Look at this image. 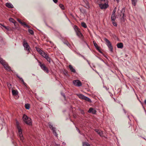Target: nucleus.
Wrapping results in <instances>:
<instances>
[{"mask_svg":"<svg viewBox=\"0 0 146 146\" xmlns=\"http://www.w3.org/2000/svg\"><path fill=\"white\" fill-rule=\"evenodd\" d=\"M0 63L7 71L11 70V67L9 66L8 64L2 58L0 57Z\"/></svg>","mask_w":146,"mask_h":146,"instance_id":"nucleus-1","label":"nucleus"},{"mask_svg":"<svg viewBox=\"0 0 146 146\" xmlns=\"http://www.w3.org/2000/svg\"><path fill=\"white\" fill-rule=\"evenodd\" d=\"M23 119L24 121L27 124L29 125H31L32 124L31 118L28 117L27 115L24 114L23 116Z\"/></svg>","mask_w":146,"mask_h":146,"instance_id":"nucleus-2","label":"nucleus"},{"mask_svg":"<svg viewBox=\"0 0 146 146\" xmlns=\"http://www.w3.org/2000/svg\"><path fill=\"white\" fill-rule=\"evenodd\" d=\"M17 127L18 129L19 136L20 138V139L23 142V141L24 139V137L22 134V130L21 129L19 125L18 122H17Z\"/></svg>","mask_w":146,"mask_h":146,"instance_id":"nucleus-3","label":"nucleus"},{"mask_svg":"<svg viewBox=\"0 0 146 146\" xmlns=\"http://www.w3.org/2000/svg\"><path fill=\"white\" fill-rule=\"evenodd\" d=\"M104 40L106 42V44L110 50L111 52H112L113 51V48L111 42L106 38H105Z\"/></svg>","mask_w":146,"mask_h":146,"instance_id":"nucleus-4","label":"nucleus"},{"mask_svg":"<svg viewBox=\"0 0 146 146\" xmlns=\"http://www.w3.org/2000/svg\"><path fill=\"white\" fill-rule=\"evenodd\" d=\"M23 45L24 48L25 50L27 51L30 52V48L27 41L24 40L23 42Z\"/></svg>","mask_w":146,"mask_h":146,"instance_id":"nucleus-5","label":"nucleus"},{"mask_svg":"<svg viewBox=\"0 0 146 146\" xmlns=\"http://www.w3.org/2000/svg\"><path fill=\"white\" fill-rule=\"evenodd\" d=\"M125 9V8H122L120 12V15L121 17V21L122 22H124L125 21V16L124 15Z\"/></svg>","mask_w":146,"mask_h":146,"instance_id":"nucleus-6","label":"nucleus"},{"mask_svg":"<svg viewBox=\"0 0 146 146\" xmlns=\"http://www.w3.org/2000/svg\"><path fill=\"white\" fill-rule=\"evenodd\" d=\"M48 125L49 128L52 130L53 134L56 137H57L58 135L57 134L56 132V128L53 127L52 125L50 122H49L48 123Z\"/></svg>","mask_w":146,"mask_h":146,"instance_id":"nucleus-7","label":"nucleus"},{"mask_svg":"<svg viewBox=\"0 0 146 146\" xmlns=\"http://www.w3.org/2000/svg\"><path fill=\"white\" fill-rule=\"evenodd\" d=\"M39 63V65L40 66L41 69L44 71V72L48 73L49 72V70L45 66L44 64H42L40 62L38 61Z\"/></svg>","mask_w":146,"mask_h":146,"instance_id":"nucleus-8","label":"nucleus"},{"mask_svg":"<svg viewBox=\"0 0 146 146\" xmlns=\"http://www.w3.org/2000/svg\"><path fill=\"white\" fill-rule=\"evenodd\" d=\"M74 85L75 86L80 87L82 86V84L81 82L79 80H76L73 81Z\"/></svg>","mask_w":146,"mask_h":146,"instance_id":"nucleus-9","label":"nucleus"},{"mask_svg":"<svg viewBox=\"0 0 146 146\" xmlns=\"http://www.w3.org/2000/svg\"><path fill=\"white\" fill-rule=\"evenodd\" d=\"M84 6L86 8L89 9L90 8L89 4L87 0H83Z\"/></svg>","mask_w":146,"mask_h":146,"instance_id":"nucleus-10","label":"nucleus"},{"mask_svg":"<svg viewBox=\"0 0 146 146\" xmlns=\"http://www.w3.org/2000/svg\"><path fill=\"white\" fill-rule=\"evenodd\" d=\"M99 6L101 9H103L107 8L108 6V4L104 3L103 4H100Z\"/></svg>","mask_w":146,"mask_h":146,"instance_id":"nucleus-11","label":"nucleus"},{"mask_svg":"<svg viewBox=\"0 0 146 146\" xmlns=\"http://www.w3.org/2000/svg\"><path fill=\"white\" fill-rule=\"evenodd\" d=\"M96 111L92 108H90L89 110L88 111V113H92L93 114H96Z\"/></svg>","mask_w":146,"mask_h":146,"instance_id":"nucleus-12","label":"nucleus"},{"mask_svg":"<svg viewBox=\"0 0 146 146\" xmlns=\"http://www.w3.org/2000/svg\"><path fill=\"white\" fill-rule=\"evenodd\" d=\"M2 26L1 27L2 28V27H4L6 29L7 31H10L11 30V29L9 27H6L4 25V24H0V27Z\"/></svg>","mask_w":146,"mask_h":146,"instance_id":"nucleus-13","label":"nucleus"},{"mask_svg":"<svg viewBox=\"0 0 146 146\" xmlns=\"http://www.w3.org/2000/svg\"><path fill=\"white\" fill-rule=\"evenodd\" d=\"M76 95L80 98L82 100H84V99L85 98L86 96L81 94H77Z\"/></svg>","mask_w":146,"mask_h":146,"instance_id":"nucleus-14","label":"nucleus"},{"mask_svg":"<svg viewBox=\"0 0 146 146\" xmlns=\"http://www.w3.org/2000/svg\"><path fill=\"white\" fill-rule=\"evenodd\" d=\"M117 46L118 48H122L123 47V44L121 42L118 43L117 44Z\"/></svg>","mask_w":146,"mask_h":146,"instance_id":"nucleus-15","label":"nucleus"},{"mask_svg":"<svg viewBox=\"0 0 146 146\" xmlns=\"http://www.w3.org/2000/svg\"><path fill=\"white\" fill-rule=\"evenodd\" d=\"M6 5L7 7L10 8H13V7L12 4L9 3H7Z\"/></svg>","mask_w":146,"mask_h":146,"instance_id":"nucleus-16","label":"nucleus"},{"mask_svg":"<svg viewBox=\"0 0 146 146\" xmlns=\"http://www.w3.org/2000/svg\"><path fill=\"white\" fill-rule=\"evenodd\" d=\"M69 67L70 70L72 72L74 73L76 72V70L75 69L73 68V67L71 65H69Z\"/></svg>","mask_w":146,"mask_h":146,"instance_id":"nucleus-17","label":"nucleus"},{"mask_svg":"<svg viewBox=\"0 0 146 146\" xmlns=\"http://www.w3.org/2000/svg\"><path fill=\"white\" fill-rule=\"evenodd\" d=\"M95 131L100 136H102V133L100 130L98 129H95Z\"/></svg>","mask_w":146,"mask_h":146,"instance_id":"nucleus-18","label":"nucleus"},{"mask_svg":"<svg viewBox=\"0 0 146 146\" xmlns=\"http://www.w3.org/2000/svg\"><path fill=\"white\" fill-rule=\"evenodd\" d=\"M12 94L13 96H16L17 95L18 93V92L17 90H12Z\"/></svg>","mask_w":146,"mask_h":146,"instance_id":"nucleus-19","label":"nucleus"},{"mask_svg":"<svg viewBox=\"0 0 146 146\" xmlns=\"http://www.w3.org/2000/svg\"><path fill=\"white\" fill-rule=\"evenodd\" d=\"M76 33L77 36L79 37H81L82 36V35L79 30L77 31V32H76Z\"/></svg>","mask_w":146,"mask_h":146,"instance_id":"nucleus-20","label":"nucleus"},{"mask_svg":"<svg viewBox=\"0 0 146 146\" xmlns=\"http://www.w3.org/2000/svg\"><path fill=\"white\" fill-rule=\"evenodd\" d=\"M132 2V3L133 5L135 6L136 5V4L137 3V0H131Z\"/></svg>","mask_w":146,"mask_h":146,"instance_id":"nucleus-21","label":"nucleus"},{"mask_svg":"<svg viewBox=\"0 0 146 146\" xmlns=\"http://www.w3.org/2000/svg\"><path fill=\"white\" fill-rule=\"evenodd\" d=\"M40 54L44 58L46 56L48 55L45 53L43 51L41 52H40Z\"/></svg>","mask_w":146,"mask_h":146,"instance_id":"nucleus-22","label":"nucleus"},{"mask_svg":"<svg viewBox=\"0 0 146 146\" xmlns=\"http://www.w3.org/2000/svg\"><path fill=\"white\" fill-rule=\"evenodd\" d=\"M44 58H45V59L47 60V61L49 62L50 63V60L51 59L49 57L48 55H47Z\"/></svg>","mask_w":146,"mask_h":146,"instance_id":"nucleus-23","label":"nucleus"},{"mask_svg":"<svg viewBox=\"0 0 146 146\" xmlns=\"http://www.w3.org/2000/svg\"><path fill=\"white\" fill-rule=\"evenodd\" d=\"M115 15H112L111 18V19L112 21H114L115 19Z\"/></svg>","mask_w":146,"mask_h":146,"instance_id":"nucleus-24","label":"nucleus"},{"mask_svg":"<svg viewBox=\"0 0 146 146\" xmlns=\"http://www.w3.org/2000/svg\"><path fill=\"white\" fill-rule=\"evenodd\" d=\"M9 20L11 22L14 23L15 25V23H17L13 19L11 18H9Z\"/></svg>","mask_w":146,"mask_h":146,"instance_id":"nucleus-25","label":"nucleus"},{"mask_svg":"<svg viewBox=\"0 0 146 146\" xmlns=\"http://www.w3.org/2000/svg\"><path fill=\"white\" fill-rule=\"evenodd\" d=\"M80 10L81 12L83 14H86V11L85 9H84L83 8H81L80 9Z\"/></svg>","mask_w":146,"mask_h":146,"instance_id":"nucleus-26","label":"nucleus"},{"mask_svg":"<svg viewBox=\"0 0 146 146\" xmlns=\"http://www.w3.org/2000/svg\"><path fill=\"white\" fill-rule=\"evenodd\" d=\"M84 100L90 102H92L90 98L86 96H85V98L84 99Z\"/></svg>","mask_w":146,"mask_h":146,"instance_id":"nucleus-27","label":"nucleus"},{"mask_svg":"<svg viewBox=\"0 0 146 146\" xmlns=\"http://www.w3.org/2000/svg\"><path fill=\"white\" fill-rule=\"evenodd\" d=\"M36 50L40 54V52H41L43 50H41L40 48H38V47H36Z\"/></svg>","mask_w":146,"mask_h":146,"instance_id":"nucleus-28","label":"nucleus"},{"mask_svg":"<svg viewBox=\"0 0 146 146\" xmlns=\"http://www.w3.org/2000/svg\"><path fill=\"white\" fill-rule=\"evenodd\" d=\"M63 43L64 44H66L69 47L70 46V45L69 44L68 42L67 41H66L65 42H64Z\"/></svg>","mask_w":146,"mask_h":146,"instance_id":"nucleus-29","label":"nucleus"},{"mask_svg":"<svg viewBox=\"0 0 146 146\" xmlns=\"http://www.w3.org/2000/svg\"><path fill=\"white\" fill-rule=\"evenodd\" d=\"M83 146H90L89 144L86 142L83 143Z\"/></svg>","mask_w":146,"mask_h":146,"instance_id":"nucleus-30","label":"nucleus"},{"mask_svg":"<svg viewBox=\"0 0 146 146\" xmlns=\"http://www.w3.org/2000/svg\"><path fill=\"white\" fill-rule=\"evenodd\" d=\"M74 29L75 31L76 32H77V31H78L79 30L78 29V27L76 26L75 25L74 26Z\"/></svg>","mask_w":146,"mask_h":146,"instance_id":"nucleus-31","label":"nucleus"},{"mask_svg":"<svg viewBox=\"0 0 146 146\" xmlns=\"http://www.w3.org/2000/svg\"><path fill=\"white\" fill-rule=\"evenodd\" d=\"M81 25L83 27L85 28H86L87 27L86 23L84 22H82L81 23Z\"/></svg>","mask_w":146,"mask_h":146,"instance_id":"nucleus-32","label":"nucleus"},{"mask_svg":"<svg viewBox=\"0 0 146 146\" xmlns=\"http://www.w3.org/2000/svg\"><path fill=\"white\" fill-rule=\"evenodd\" d=\"M25 108L29 110L30 108V106L28 104H25Z\"/></svg>","mask_w":146,"mask_h":146,"instance_id":"nucleus-33","label":"nucleus"},{"mask_svg":"<svg viewBox=\"0 0 146 146\" xmlns=\"http://www.w3.org/2000/svg\"><path fill=\"white\" fill-rule=\"evenodd\" d=\"M28 32L31 35H33L34 34V32L33 30L31 29H29Z\"/></svg>","mask_w":146,"mask_h":146,"instance_id":"nucleus-34","label":"nucleus"},{"mask_svg":"<svg viewBox=\"0 0 146 146\" xmlns=\"http://www.w3.org/2000/svg\"><path fill=\"white\" fill-rule=\"evenodd\" d=\"M116 7H115L114 9L112 12V15H115V13L116 12Z\"/></svg>","mask_w":146,"mask_h":146,"instance_id":"nucleus-35","label":"nucleus"},{"mask_svg":"<svg viewBox=\"0 0 146 146\" xmlns=\"http://www.w3.org/2000/svg\"><path fill=\"white\" fill-rule=\"evenodd\" d=\"M17 77L20 79V80L21 81V82H22L24 81L23 80L22 78H21L18 75H17Z\"/></svg>","mask_w":146,"mask_h":146,"instance_id":"nucleus-36","label":"nucleus"},{"mask_svg":"<svg viewBox=\"0 0 146 146\" xmlns=\"http://www.w3.org/2000/svg\"><path fill=\"white\" fill-rule=\"evenodd\" d=\"M93 43L94 44V46H95V47H96L98 46L96 42L94 41H93Z\"/></svg>","mask_w":146,"mask_h":146,"instance_id":"nucleus-37","label":"nucleus"},{"mask_svg":"<svg viewBox=\"0 0 146 146\" xmlns=\"http://www.w3.org/2000/svg\"><path fill=\"white\" fill-rule=\"evenodd\" d=\"M61 95L64 97V100H66V96H65V94L62 92H61Z\"/></svg>","mask_w":146,"mask_h":146,"instance_id":"nucleus-38","label":"nucleus"},{"mask_svg":"<svg viewBox=\"0 0 146 146\" xmlns=\"http://www.w3.org/2000/svg\"><path fill=\"white\" fill-rule=\"evenodd\" d=\"M96 49L98 51L100 52V53H102V52L100 51V48L98 46L96 47Z\"/></svg>","mask_w":146,"mask_h":146,"instance_id":"nucleus-39","label":"nucleus"},{"mask_svg":"<svg viewBox=\"0 0 146 146\" xmlns=\"http://www.w3.org/2000/svg\"><path fill=\"white\" fill-rule=\"evenodd\" d=\"M60 7L62 9H64V7L63 5L62 4H60L59 5Z\"/></svg>","mask_w":146,"mask_h":146,"instance_id":"nucleus-40","label":"nucleus"},{"mask_svg":"<svg viewBox=\"0 0 146 146\" xmlns=\"http://www.w3.org/2000/svg\"><path fill=\"white\" fill-rule=\"evenodd\" d=\"M7 86L9 88H10L11 87V85L9 83H7Z\"/></svg>","mask_w":146,"mask_h":146,"instance_id":"nucleus-41","label":"nucleus"},{"mask_svg":"<svg viewBox=\"0 0 146 146\" xmlns=\"http://www.w3.org/2000/svg\"><path fill=\"white\" fill-rule=\"evenodd\" d=\"M80 110V112L82 114V115H84V114L85 112L83 110Z\"/></svg>","mask_w":146,"mask_h":146,"instance_id":"nucleus-42","label":"nucleus"},{"mask_svg":"<svg viewBox=\"0 0 146 146\" xmlns=\"http://www.w3.org/2000/svg\"><path fill=\"white\" fill-rule=\"evenodd\" d=\"M20 24H21L22 25H24L25 26V25H26V24H25V22H21V23Z\"/></svg>","mask_w":146,"mask_h":146,"instance_id":"nucleus-43","label":"nucleus"},{"mask_svg":"<svg viewBox=\"0 0 146 146\" xmlns=\"http://www.w3.org/2000/svg\"><path fill=\"white\" fill-rule=\"evenodd\" d=\"M79 55L80 56H81V57H82V58H83L85 60H86L87 61H88V60H87L86 59V58L82 55L81 54H79Z\"/></svg>","mask_w":146,"mask_h":146,"instance_id":"nucleus-44","label":"nucleus"},{"mask_svg":"<svg viewBox=\"0 0 146 146\" xmlns=\"http://www.w3.org/2000/svg\"><path fill=\"white\" fill-rule=\"evenodd\" d=\"M112 23L114 26H117L116 23L114 22V21H112Z\"/></svg>","mask_w":146,"mask_h":146,"instance_id":"nucleus-45","label":"nucleus"},{"mask_svg":"<svg viewBox=\"0 0 146 146\" xmlns=\"http://www.w3.org/2000/svg\"><path fill=\"white\" fill-rule=\"evenodd\" d=\"M76 130L77 131H78V133H79L80 134H82L81 133L80 131L79 130V129L77 127H76Z\"/></svg>","mask_w":146,"mask_h":146,"instance_id":"nucleus-46","label":"nucleus"},{"mask_svg":"<svg viewBox=\"0 0 146 146\" xmlns=\"http://www.w3.org/2000/svg\"><path fill=\"white\" fill-rule=\"evenodd\" d=\"M17 20L19 22V23H21V22H22L21 21V20L19 19H17Z\"/></svg>","mask_w":146,"mask_h":146,"instance_id":"nucleus-47","label":"nucleus"},{"mask_svg":"<svg viewBox=\"0 0 146 146\" xmlns=\"http://www.w3.org/2000/svg\"><path fill=\"white\" fill-rule=\"evenodd\" d=\"M23 83V84L25 86H26L27 84L26 83H25L24 81H23V82H22Z\"/></svg>","mask_w":146,"mask_h":146,"instance_id":"nucleus-48","label":"nucleus"},{"mask_svg":"<svg viewBox=\"0 0 146 146\" xmlns=\"http://www.w3.org/2000/svg\"><path fill=\"white\" fill-rule=\"evenodd\" d=\"M53 2L55 3H56L57 2L58 0H53Z\"/></svg>","mask_w":146,"mask_h":146,"instance_id":"nucleus-49","label":"nucleus"},{"mask_svg":"<svg viewBox=\"0 0 146 146\" xmlns=\"http://www.w3.org/2000/svg\"><path fill=\"white\" fill-rule=\"evenodd\" d=\"M3 118H1V119L0 118V122L1 121L3 122Z\"/></svg>","mask_w":146,"mask_h":146,"instance_id":"nucleus-50","label":"nucleus"},{"mask_svg":"<svg viewBox=\"0 0 146 146\" xmlns=\"http://www.w3.org/2000/svg\"><path fill=\"white\" fill-rule=\"evenodd\" d=\"M104 88H105V89L106 90H108V89H109V88H107V87L106 86H104Z\"/></svg>","mask_w":146,"mask_h":146,"instance_id":"nucleus-51","label":"nucleus"},{"mask_svg":"<svg viewBox=\"0 0 146 146\" xmlns=\"http://www.w3.org/2000/svg\"><path fill=\"white\" fill-rule=\"evenodd\" d=\"M123 111H124V113H126V111H125V110L124 108H123Z\"/></svg>","mask_w":146,"mask_h":146,"instance_id":"nucleus-52","label":"nucleus"},{"mask_svg":"<svg viewBox=\"0 0 146 146\" xmlns=\"http://www.w3.org/2000/svg\"><path fill=\"white\" fill-rule=\"evenodd\" d=\"M54 146H60L59 144H56Z\"/></svg>","mask_w":146,"mask_h":146,"instance_id":"nucleus-53","label":"nucleus"},{"mask_svg":"<svg viewBox=\"0 0 146 146\" xmlns=\"http://www.w3.org/2000/svg\"><path fill=\"white\" fill-rule=\"evenodd\" d=\"M25 26L27 27V28H30V27L28 25H25Z\"/></svg>","mask_w":146,"mask_h":146,"instance_id":"nucleus-54","label":"nucleus"},{"mask_svg":"<svg viewBox=\"0 0 146 146\" xmlns=\"http://www.w3.org/2000/svg\"><path fill=\"white\" fill-rule=\"evenodd\" d=\"M115 1H116L117 3H118L119 0H114Z\"/></svg>","mask_w":146,"mask_h":146,"instance_id":"nucleus-55","label":"nucleus"},{"mask_svg":"<svg viewBox=\"0 0 146 146\" xmlns=\"http://www.w3.org/2000/svg\"><path fill=\"white\" fill-rule=\"evenodd\" d=\"M100 60H101L102 61H103V62H105L101 58L100 59Z\"/></svg>","mask_w":146,"mask_h":146,"instance_id":"nucleus-56","label":"nucleus"},{"mask_svg":"<svg viewBox=\"0 0 146 146\" xmlns=\"http://www.w3.org/2000/svg\"><path fill=\"white\" fill-rule=\"evenodd\" d=\"M93 70H94V71L96 72L97 74H98V72L96 71V70H94V69H93Z\"/></svg>","mask_w":146,"mask_h":146,"instance_id":"nucleus-57","label":"nucleus"},{"mask_svg":"<svg viewBox=\"0 0 146 146\" xmlns=\"http://www.w3.org/2000/svg\"><path fill=\"white\" fill-rule=\"evenodd\" d=\"M84 43L86 44V45H87L88 46V44H87V43L85 42H84Z\"/></svg>","mask_w":146,"mask_h":146,"instance_id":"nucleus-58","label":"nucleus"},{"mask_svg":"<svg viewBox=\"0 0 146 146\" xmlns=\"http://www.w3.org/2000/svg\"><path fill=\"white\" fill-rule=\"evenodd\" d=\"M62 144L64 145H65L66 144V143L64 142H63Z\"/></svg>","mask_w":146,"mask_h":146,"instance_id":"nucleus-59","label":"nucleus"},{"mask_svg":"<svg viewBox=\"0 0 146 146\" xmlns=\"http://www.w3.org/2000/svg\"><path fill=\"white\" fill-rule=\"evenodd\" d=\"M144 102H145V103L146 105V100Z\"/></svg>","mask_w":146,"mask_h":146,"instance_id":"nucleus-60","label":"nucleus"},{"mask_svg":"<svg viewBox=\"0 0 146 146\" xmlns=\"http://www.w3.org/2000/svg\"><path fill=\"white\" fill-rule=\"evenodd\" d=\"M127 117L129 119V115H127Z\"/></svg>","mask_w":146,"mask_h":146,"instance_id":"nucleus-61","label":"nucleus"},{"mask_svg":"<svg viewBox=\"0 0 146 146\" xmlns=\"http://www.w3.org/2000/svg\"><path fill=\"white\" fill-rule=\"evenodd\" d=\"M78 54L79 55V54H80V53H78Z\"/></svg>","mask_w":146,"mask_h":146,"instance_id":"nucleus-62","label":"nucleus"},{"mask_svg":"<svg viewBox=\"0 0 146 146\" xmlns=\"http://www.w3.org/2000/svg\"><path fill=\"white\" fill-rule=\"evenodd\" d=\"M121 106H122L123 107V106L122 104L121 105Z\"/></svg>","mask_w":146,"mask_h":146,"instance_id":"nucleus-63","label":"nucleus"},{"mask_svg":"<svg viewBox=\"0 0 146 146\" xmlns=\"http://www.w3.org/2000/svg\"><path fill=\"white\" fill-rule=\"evenodd\" d=\"M144 139H145V138H143Z\"/></svg>","mask_w":146,"mask_h":146,"instance_id":"nucleus-64","label":"nucleus"}]
</instances>
